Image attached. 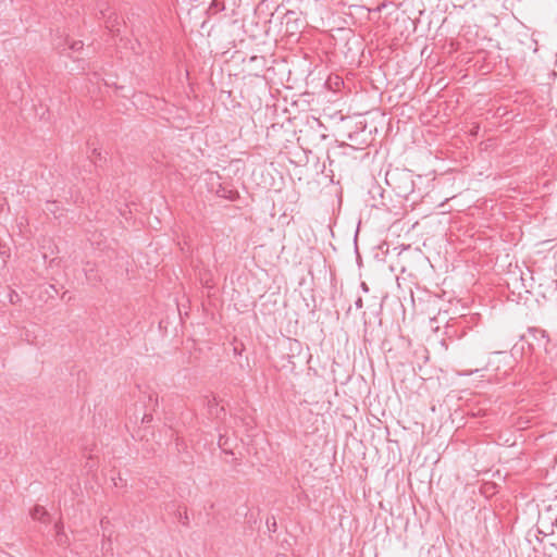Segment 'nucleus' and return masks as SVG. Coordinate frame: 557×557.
<instances>
[{
	"label": "nucleus",
	"mask_w": 557,
	"mask_h": 557,
	"mask_svg": "<svg viewBox=\"0 0 557 557\" xmlns=\"http://www.w3.org/2000/svg\"><path fill=\"white\" fill-rule=\"evenodd\" d=\"M531 332L534 335H540L541 339H543V345L542 346H543L545 355L547 356L549 361L557 360V344L553 343L550 341L547 332L545 330H542V329H539V327H533L531 330Z\"/></svg>",
	"instance_id": "1"
},
{
	"label": "nucleus",
	"mask_w": 557,
	"mask_h": 557,
	"mask_svg": "<svg viewBox=\"0 0 557 557\" xmlns=\"http://www.w3.org/2000/svg\"><path fill=\"white\" fill-rule=\"evenodd\" d=\"M30 516L34 520L46 522V517H48V512L44 507L37 505L30 511Z\"/></svg>",
	"instance_id": "2"
},
{
	"label": "nucleus",
	"mask_w": 557,
	"mask_h": 557,
	"mask_svg": "<svg viewBox=\"0 0 557 557\" xmlns=\"http://www.w3.org/2000/svg\"><path fill=\"white\" fill-rule=\"evenodd\" d=\"M117 25V15L115 13H110L106 21V27L112 33H119L120 29L116 27Z\"/></svg>",
	"instance_id": "3"
},
{
	"label": "nucleus",
	"mask_w": 557,
	"mask_h": 557,
	"mask_svg": "<svg viewBox=\"0 0 557 557\" xmlns=\"http://www.w3.org/2000/svg\"><path fill=\"white\" fill-rule=\"evenodd\" d=\"M62 529H63L62 524L55 523L57 537H58V542L60 544H64L65 540H66V536L63 533Z\"/></svg>",
	"instance_id": "4"
},
{
	"label": "nucleus",
	"mask_w": 557,
	"mask_h": 557,
	"mask_svg": "<svg viewBox=\"0 0 557 557\" xmlns=\"http://www.w3.org/2000/svg\"><path fill=\"white\" fill-rule=\"evenodd\" d=\"M218 444H219V447L224 453H231V450H228V448H227V438L224 435H220Z\"/></svg>",
	"instance_id": "5"
},
{
	"label": "nucleus",
	"mask_w": 557,
	"mask_h": 557,
	"mask_svg": "<svg viewBox=\"0 0 557 557\" xmlns=\"http://www.w3.org/2000/svg\"><path fill=\"white\" fill-rule=\"evenodd\" d=\"M532 329H533V327H529V329H528V333L531 335V337L533 338V341L537 343V345H539V346H542V345H543V339H541V336H540V335H534V334L531 332V330H532Z\"/></svg>",
	"instance_id": "6"
},
{
	"label": "nucleus",
	"mask_w": 557,
	"mask_h": 557,
	"mask_svg": "<svg viewBox=\"0 0 557 557\" xmlns=\"http://www.w3.org/2000/svg\"><path fill=\"white\" fill-rule=\"evenodd\" d=\"M84 44L83 41H73L70 46V49L73 51H78L83 48Z\"/></svg>",
	"instance_id": "7"
},
{
	"label": "nucleus",
	"mask_w": 557,
	"mask_h": 557,
	"mask_svg": "<svg viewBox=\"0 0 557 557\" xmlns=\"http://www.w3.org/2000/svg\"><path fill=\"white\" fill-rule=\"evenodd\" d=\"M494 355L500 357V359L505 362H509V359L511 358V356L500 351L494 352Z\"/></svg>",
	"instance_id": "8"
},
{
	"label": "nucleus",
	"mask_w": 557,
	"mask_h": 557,
	"mask_svg": "<svg viewBox=\"0 0 557 557\" xmlns=\"http://www.w3.org/2000/svg\"><path fill=\"white\" fill-rule=\"evenodd\" d=\"M9 297H10V302L11 304H15L20 299L18 294L16 292H14V290L10 292Z\"/></svg>",
	"instance_id": "9"
},
{
	"label": "nucleus",
	"mask_w": 557,
	"mask_h": 557,
	"mask_svg": "<svg viewBox=\"0 0 557 557\" xmlns=\"http://www.w3.org/2000/svg\"><path fill=\"white\" fill-rule=\"evenodd\" d=\"M209 408H210L211 413H213V409H215V414H216V417H219V404L218 403L209 401Z\"/></svg>",
	"instance_id": "10"
},
{
	"label": "nucleus",
	"mask_w": 557,
	"mask_h": 557,
	"mask_svg": "<svg viewBox=\"0 0 557 557\" xmlns=\"http://www.w3.org/2000/svg\"><path fill=\"white\" fill-rule=\"evenodd\" d=\"M152 421V414L151 413H145L141 418L143 423H149Z\"/></svg>",
	"instance_id": "11"
},
{
	"label": "nucleus",
	"mask_w": 557,
	"mask_h": 557,
	"mask_svg": "<svg viewBox=\"0 0 557 557\" xmlns=\"http://www.w3.org/2000/svg\"><path fill=\"white\" fill-rule=\"evenodd\" d=\"M148 398H149V401H150V403H152V407L157 406V404H158V397H157V395H156V394H150V395L148 396Z\"/></svg>",
	"instance_id": "12"
},
{
	"label": "nucleus",
	"mask_w": 557,
	"mask_h": 557,
	"mask_svg": "<svg viewBox=\"0 0 557 557\" xmlns=\"http://www.w3.org/2000/svg\"><path fill=\"white\" fill-rule=\"evenodd\" d=\"M355 307L357 309H361L363 307V300L361 297H358L356 300H355Z\"/></svg>",
	"instance_id": "13"
},
{
	"label": "nucleus",
	"mask_w": 557,
	"mask_h": 557,
	"mask_svg": "<svg viewBox=\"0 0 557 557\" xmlns=\"http://www.w3.org/2000/svg\"><path fill=\"white\" fill-rule=\"evenodd\" d=\"M360 287H361L363 293H368L369 292V287H368L367 283L361 282Z\"/></svg>",
	"instance_id": "14"
},
{
	"label": "nucleus",
	"mask_w": 557,
	"mask_h": 557,
	"mask_svg": "<svg viewBox=\"0 0 557 557\" xmlns=\"http://www.w3.org/2000/svg\"><path fill=\"white\" fill-rule=\"evenodd\" d=\"M270 527L273 528V531L275 530V527H276V522H275V519L272 518V523H270Z\"/></svg>",
	"instance_id": "15"
},
{
	"label": "nucleus",
	"mask_w": 557,
	"mask_h": 557,
	"mask_svg": "<svg viewBox=\"0 0 557 557\" xmlns=\"http://www.w3.org/2000/svg\"><path fill=\"white\" fill-rule=\"evenodd\" d=\"M270 527L273 528V531L275 530V527H276V522H275V519L272 518V523H270Z\"/></svg>",
	"instance_id": "16"
},
{
	"label": "nucleus",
	"mask_w": 557,
	"mask_h": 557,
	"mask_svg": "<svg viewBox=\"0 0 557 557\" xmlns=\"http://www.w3.org/2000/svg\"><path fill=\"white\" fill-rule=\"evenodd\" d=\"M100 14L102 15V17H107L106 12L103 10H100Z\"/></svg>",
	"instance_id": "17"
},
{
	"label": "nucleus",
	"mask_w": 557,
	"mask_h": 557,
	"mask_svg": "<svg viewBox=\"0 0 557 557\" xmlns=\"http://www.w3.org/2000/svg\"><path fill=\"white\" fill-rule=\"evenodd\" d=\"M383 7H385V5H384V4L379 5V7H377V9H376V11H381Z\"/></svg>",
	"instance_id": "18"
},
{
	"label": "nucleus",
	"mask_w": 557,
	"mask_h": 557,
	"mask_svg": "<svg viewBox=\"0 0 557 557\" xmlns=\"http://www.w3.org/2000/svg\"><path fill=\"white\" fill-rule=\"evenodd\" d=\"M267 524H268L269 529L271 530L270 520L269 519L267 520Z\"/></svg>",
	"instance_id": "19"
},
{
	"label": "nucleus",
	"mask_w": 557,
	"mask_h": 557,
	"mask_svg": "<svg viewBox=\"0 0 557 557\" xmlns=\"http://www.w3.org/2000/svg\"><path fill=\"white\" fill-rule=\"evenodd\" d=\"M529 347H530V349L533 350V344L532 343L529 344Z\"/></svg>",
	"instance_id": "20"
}]
</instances>
